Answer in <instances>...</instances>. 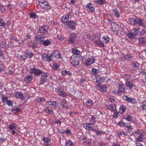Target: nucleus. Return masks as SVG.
Returning a JSON list of instances; mask_svg holds the SVG:
<instances>
[{"label": "nucleus", "mask_w": 146, "mask_h": 146, "mask_svg": "<svg viewBox=\"0 0 146 146\" xmlns=\"http://www.w3.org/2000/svg\"><path fill=\"white\" fill-rule=\"evenodd\" d=\"M134 133L139 134V136L136 139V142H140L142 141L143 140V136L145 134V132L142 130L137 129L134 131Z\"/></svg>", "instance_id": "1"}, {"label": "nucleus", "mask_w": 146, "mask_h": 146, "mask_svg": "<svg viewBox=\"0 0 146 146\" xmlns=\"http://www.w3.org/2000/svg\"><path fill=\"white\" fill-rule=\"evenodd\" d=\"M38 5H39L42 8L46 10L50 9L51 7L49 3L47 1H40L39 2Z\"/></svg>", "instance_id": "2"}, {"label": "nucleus", "mask_w": 146, "mask_h": 146, "mask_svg": "<svg viewBox=\"0 0 146 146\" xmlns=\"http://www.w3.org/2000/svg\"><path fill=\"white\" fill-rule=\"evenodd\" d=\"M48 30V27L47 26H42L39 28L38 34H40V35H45L47 33Z\"/></svg>", "instance_id": "3"}, {"label": "nucleus", "mask_w": 146, "mask_h": 146, "mask_svg": "<svg viewBox=\"0 0 146 146\" xmlns=\"http://www.w3.org/2000/svg\"><path fill=\"white\" fill-rule=\"evenodd\" d=\"M116 86L119 88L118 93L121 94L125 91V87H124V84L121 82H119L117 84Z\"/></svg>", "instance_id": "4"}, {"label": "nucleus", "mask_w": 146, "mask_h": 146, "mask_svg": "<svg viewBox=\"0 0 146 146\" xmlns=\"http://www.w3.org/2000/svg\"><path fill=\"white\" fill-rule=\"evenodd\" d=\"M76 25L75 22H74L72 21H66L65 22H64L65 26L67 27H70L72 30L75 29Z\"/></svg>", "instance_id": "5"}, {"label": "nucleus", "mask_w": 146, "mask_h": 146, "mask_svg": "<svg viewBox=\"0 0 146 146\" xmlns=\"http://www.w3.org/2000/svg\"><path fill=\"white\" fill-rule=\"evenodd\" d=\"M30 73L31 74H34L36 76H39L43 73V72L40 69H38L34 67L30 69Z\"/></svg>", "instance_id": "6"}, {"label": "nucleus", "mask_w": 146, "mask_h": 146, "mask_svg": "<svg viewBox=\"0 0 146 146\" xmlns=\"http://www.w3.org/2000/svg\"><path fill=\"white\" fill-rule=\"evenodd\" d=\"M80 62V59L79 57H77L74 59H71L70 60V62L72 65L76 67L78 66Z\"/></svg>", "instance_id": "7"}, {"label": "nucleus", "mask_w": 146, "mask_h": 146, "mask_svg": "<svg viewBox=\"0 0 146 146\" xmlns=\"http://www.w3.org/2000/svg\"><path fill=\"white\" fill-rule=\"evenodd\" d=\"M91 123H85L84 124V126L85 127V125L86 126V128H92V125L94 124L95 123V117L94 116H92L90 119Z\"/></svg>", "instance_id": "8"}, {"label": "nucleus", "mask_w": 146, "mask_h": 146, "mask_svg": "<svg viewBox=\"0 0 146 146\" xmlns=\"http://www.w3.org/2000/svg\"><path fill=\"white\" fill-rule=\"evenodd\" d=\"M123 98L125 100L133 104H135L136 103V101L135 98H131L127 96H123Z\"/></svg>", "instance_id": "9"}, {"label": "nucleus", "mask_w": 146, "mask_h": 146, "mask_svg": "<svg viewBox=\"0 0 146 146\" xmlns=\"http://www.w3.org/2000/svg\"><path fill=\"white\" fill-rule=\"evenodd\" d=\"M112 31L115 33H117L119 30V27L118 25L115 23H112L111 24Z\"/></svg>", "instance_id": "10"}, {"label": "nucleus", "mask_w": 146, "mask_h": 146, "mask_svg": "<svg viewBox=\"0 0 146 146\" xmlns=\"http://www.w3.org/2000/svg\"><path fill=\"white\" fill-rule=\"evenodd\" d=\"M95 60L94 58L92 56H90L88 59L86 60L85 64L87 66H88L94 62Z\"/></svg>", "instance_id": "11"}, {"label": "nucleus", "mask_w": 146, "mask_h": 146, "mask_svg": "<svg viewBox=\"0 0 146 146\" xmlns=\"http://www.w3.org/2000/svg\"><path fill=\"white\" fill-rule=\"evenodd\" d=\"M48 76L47 73H44L41 76V78L40 81V83L41 84H42L46 81L47 79L46 78Z\"/></svg>", "instance_id": "12"}, {"label": "nucleus", "mask_w": 146, "mask_h": 146, "mask_svg": "<svg viewBox=\"0 0 146 146\" xmlns=\"http://www.w3.org/2000/svg\"><path fill=\"white\" fill-rule=\"evenodd\" d=\"M60 55L59 51L56 50L52 54L51 56L55 59H57L60 58Z\"/></svg>", "instance_id": "13"}, {"label": "nucleus", "mask_w": 146, "mask_h": 146, "mask_svg": "<svg viewBox=\"0 0 146 146\" xmlns=\"http://www.w3.org/2000/svg\"><path fill=\"white\" fill-rule=\"evenodd\" d=\"M76 38V35L74 33L70 34V36L68 40V42L70 43H73L74 42V39Z\"/></svg>", "instance_id": "14"}, {"label": "nucleus", "mask_w": 146, "mask_h": 146, "mask_svg": "<svg viewBox=\"0 0 146 146\" xmlns=\"http://www.w3.org/2000/svg\"><path fill=\"white\" fill-rule=\"evenodd\" d=\"M43 141H44V146H49L51 143L50 142L51 141V139L48 137H43Z\"/></svg>", "instance_id": "15"}, {"label": "nucleus", "mask_w": 146, "mask_h": 146, "mask_svg": "<svg viewBox=\"0 0 146 146\" xmlns=\"http://www.w3.org/2000/svg\"><path fill=\"white\" fill-rule=\"evenodd\" d=\"M136 25H138L140 26H144L146 25L144 24L143 21L140 18H136Z\"/></svg>", "instance_id": "16"}, {"label": "nucleus", "mask_w": 146, "mask_h": 146, "mask_svg": "<svg viewBox=\"0 0 146 146\" xmlns=\"http://www.w3.org/2000/svg\"><path fill=\"white\" fill-rule=\"evenodd\" d=\"M45 38V37L43 36H37L36 38V42L39 44H42V42L44 40H43Z\"/></svg>", "instance_id": "17"}, {"label": "nucleus", "mask_w": 146, "mask_h": 146, "mask_svg": "<svg viewBox=\"0 0 146 146\" xmlns=\"http://www.w3.org/2000/svg\"><path fill=\"white\" fill-rule=\"evenodd\" d=\"M33 78V76L29 75L25 77L24 79V81L27 83H29L31 82Z\"/></svg>", "instance_id": "18"}, {"label": "nucleus", "mask_w": 146, "mask_h": 146, "mask_svg": "<svg viewBox=\"0 0 146 146\" xmlns=\"http://www.w3.org/2000/svg\"><path fill=\"white\" fill-rule=\"evenodd\" d=\"M86 7L87 8H88L92 13H93L94 11L95 8H94V5L93 4L90 3L87 5Z\"/></svg>", "instance_id": "19"}, {"label": "nucleus", "mask_w": 146, "mask_h": 146, "mask_svg": "<svg viewBox=\"0 0 146 146\" xmlns=\"http://www.w3.org/2000/svg\"><path fill=\"white\" fill-rule=\"evenodd\" d=\"M118 124L120 127H124L126 126L127 128H130V127H132V126L130 124H129V125H128L127 124V123H125L123 122V121H121L118 123Z\"/></svg>", "instance_id": "20"}, {"label": "nucleus", "mask_w": 146, "mask_h": 146, "mask_svg": "<svg viewBox=\"0 0 146 146\" xmlns=\"http://www.w3.org/2000/svg\"><path fill=\"white\" fill-rule=\"evenodd\" d=\"M125 85L130 89H132L133 87V83L132 82L126 80L125 82Z\"/></svg>", "instance_id": "21"}, {"label": "nucleus", "mask_w": 146, "mask_h": 146, "mask_svg": "<svg viewBox=\"0 0 146 146\" xmlns=\"http://www.w3.org/2000/svg\"><path fill=\"white\" fill-rule=\"evenodd\" d=\"M94 42L96 44L98 45L100 47H103L104 46V45L102 42L99 39L98 40H95Z\"/></svg>", "instance_id": "22"}, {"label": "nucleus", "mask_w": 146, "mask_h": 146, "mask_svg": "<svg viewBox=\"0 0 146 146\" xmlns=\"http://www.w3.org/2000/svg\"><path fill=\"white\" fill-rule=\"evenodd\" d=\"M138 40L139 42V44L142 45L145 44L146 38L145 37H140L138 38Z\"/></svg>", "instance_id": "23"}, {"label": "nucleus", "mask_w": 146, "mask_h": 146, "mask_svg": "<svg viewBox=\"0 0 146 146\" xmlns=\"http://www.w3.org/2000/svg\"><path fill=\"white\" fill-rule=\"evenodd\" d=\"M97 82L99 84H101L102 82H103L104 80V79L103 77L100 76H98L96 78Z\"/></svg>", "instance_id": "24"}, {"label": "nucleus", "mask_w": 146, "mask_h": 146, "mask_svg": "<svg viewBox=\"0 0 146 146\" xmlns=\"http://www.w3.org/2000/svg\"><path fill=\"white\" fill-rule=\"evenodd\" d=\"M15 96L17 98H20L22 100L24 99L23 94L21 92H17L15 95Z\"/></svg>", "instance_id": "25"}, {"label": "nucleus", "mask_w": 146, "mask_h": 146, "mask_svg": "<svg viewBox=\"0 0 146 146\" xmlns=\"http://www.w3.org/2000/svg\"><path fill=\"white\" fill-rule=\"evenodd\" d=\"M46 104H47L51 106H56V102L55 101H52L50 100L46 102Z\"/></svg>", "instance_id": "26"}, {"label": "nucleus", "mask_w": 146, "mask_h": 146, "mask_svg": "<svg viewBox=\"0 0 146 146\" xmlns=\"http://www.w3.org/2000/svg\"><path fill=\"white\" fill-rule=\"evenodd\" d=\"M51 44V41L49 40H43L42 42V44L44 46H47L50 45Z\"/></svg>", "instance_id": "27"}, {"label": "nucleus", "mask_w": 146, "mask_h": 146, "mask_svg": "<svg viewBox=\"0 0 146 146\" xmlns=\"http://www.w3.org/2000/svg\"><path fill=\"white\" fill-rule=\"evenodd\" d=\"M136 18H131L130 19L129 22L130 23L133 25H136Z\"/></svg>", "instance_id": "28"}, {"label": "nucleus", "mask_w": 146, "mask_h": 146, "mask_svg": "<svg viewBox=\"0 0 146 146\" xmlns=\"http://www.w3.org/2000/svg\"><path fill=\"white\" fill-rule=\"evenodd\" d=\"M72 53L75 55H78L80 54V51L76 47L72 49Z\"/></svg>", "instance_id": "29"}, {"label": "nucleus", "mask_w": 146, "mask_h": 146, "mask_svg": "<svg viewBox=\"0 0 146 146\" xmlns=\"http://www.w3.org/2000/svg\"><path fill=\"white\" fill-rule=\"evenodd\" d=\"M124 57L125 59L129 61L131 60L133 58V57L130 54H126L124 56Z\"/></svg>", "instance_id": "30"}, {"label": "nucleus", "mask_w": 146, "mask_h": 146, "mask_svg": "<svg viewBox=\"0 0 146 146\" xmlns=\"http://www.w3.org/2000/svg\"><path fill=\"white\" fill-rule=\"evenodd\" d=\"M106 87L104 85L100 86V90L102 92H105L106 90Z\"/></svg>", "instance_id": "31"}, {"label": "nucleus", "mask_w": 146, "mask_h": 146, "mask_svg": "<svg viewBox=\"0 0 146 146\" xmlns=\"http://www.w3.org/2000/svg\"><path fill=\"white\" fill-rule=\"evenodd\" d=\"M143 28L144 29H142V31L140 32L139 35L140 36L143 35L144 34H145L146 33V26H145V27L144 26L143 27Z\"/></svg>", "instance_id": "32"}, {"label": "nucleus", "mask_w": 146, "mask_h": 146, "mask_svg": "<svg viewBox=\"0 0 146 146\" xmlns=\"http://www.w3.org/2000/svg\"><path fill=\"white\" fill-rule=\"evenodd\" d=\"M120 111L121 113H122L125 112L126 109V107L123 105H121L120 107Z\"/></svg>", "instance_id": "33"}, {"label": "nucleus", "mask_w": 146, "mask_h": 146, "mask_svg": "<svg viewBox=\"0 0 146 146\" xmlns=\"http://www.w3.org/2000/svg\"><path fill=\"white\" fill-rule=\"evenodd\" d=\"M58 93L60 96H63L64 95V92L63 89L62 88H59L57 92Z\"/></svg>", "instance_id": "34"}, {"label": "nucleus", "mask_w": 146, "mask_h": 146, "mask_svg": "<svg viewBox=\"0 0 146 146\" xmlns=\"http://www.w3.org/2000/svg\"><path fill=\"white\" fill-rule=\"evenodd\" d=\"M113 13L114 14L115 16L117 17H119V14L117 11V10L116 9H114L113 10Z\"/></svg>", "instance_id": "35"}, {"label": "nucleus", "mask_w": 146, "mask_h": 146, "mask_svg": "<svg viewBox=\"0 0 146 146\" xmlns=\"http://www.w3.org/2000/svg\"><path fill=\"white\" fill-rule=\"evenodd\" d=\"M128 37L130 39H133L135 37L133 33L132 32H129L127 35Z\"/></svg>", "instance_id": "36"}, {"label": "nucleus", "mask_w": 146, "mask_h": 146, "mask_svg": "<svg viewBox=\"0 0 146 146\" xmlns=\"http://www.w3.org/2000/svg\"><path fill=\"white\" fill-rule=\"evenodd\" d=\"M71 73V71L69 69L64 70V76L66 75L69 76H70Z\"/></svg>", "instance_id": "37"}, {"label": "nucleus", "mask_w": 146, "mask_h": 146, "mask_svg": "<svg viewBox=\"0 0 146 146\" xmlns=\"http://www.w3.org/2000/svg\"><path fill=\"white\" fill-rule=\"evenodd\" d=\"M34 54L31 51L27 52L25 53V55L29 56L30 58H32Z\"/></svg>", "instance_id": "38"}, {"label": "nucleus", "mask_w": 146, "mask_h": 146, "mask_svg": "<svg viewBox=\"0 0 146 146\" xmlns=\"http://www.w3.org/2000/svg\"><path fill=\"white\" fill-rule=\"evenodd\" d=\"M65 146H73V143L70 140H68L66 143Z\"/></svg>", "instance_id": "39"}, {"label": "nucleus", "mask_w": 146, "mask_h": 146, "mask_svg": "<svg viewBox=\"0 0 146 146\" xmlns=\"http://www.w3.org/2000/svg\"><path fill=\"white\" fill-rule=\"evenodd\" d=\"M102 39L106 43H107L109 41V38L107 36H104L102 38Z\"/></svg>", "instance_id": "40"}, {"label": "nucleus", "mask_w": 146, "mask_h": 146, "mask_svg": "<svg viewBox=\"0 0 146 146\" xmlns=\"http://www.w3.org/2000/svg\"><path fill=\"white\" fill-rule=\"evenodd\" d=\"M132 66L133 67L136 69L139 68V64L137 62L134 63L132 64Z\"/></svg>", "instance_id": "41"}, {"label": "nucleus", "mask_w": 146, "mask_h": 146, "mask_svg": "<svg viewBox=\"0 0 146 146\" xmlns=\"http://www.w3.org/2000/svg\"><path fill=\"white\" fill-rule=\"evenodd\" d=\"M106 132L105 131H101L100 130H97L96 131V134L98 135L100 134H105Z\"/></svg>", "instance_id": "42"}, {"label": "nucleus", "mask_w": 146, "mask_h": 146, "mask_svg": "<svg viewBox=\"0 0 146 146\" xmlns=\"http://www.w3.org/2000/svg\"><path fill=\"white\" fill-rule=\"evenodd\" d=\"M93 102V101L92 100H88L86 102V104L88 106H91Z\"/></svg>", "instance_id": "43"}, {"label": "nucleus", "mask_w": 146, "mask_h": 146, "mask_svg": "<svg viewBox=\"0 0 146 146\" xmlns=\"http://www.w3.org/2000/svg\"><path fill=\"white\" fill-rule=\"evenodd\" d=\"M45 98H37V99L35 100L36 102H38V103H40L43 101H45Z\"/></svg>", "instance_id": "44"}, {"label": "nucleus", "mask_w": 146, "mask_h": 146, "mask_svg": "<svg viewBox=\"0 0 146 146\" xmlns=\"http://www.w3.org/2000/svg\"><path fill=\"white\" fill-rule=\"evenodd\" d=\"M133 29L134 31V32L133 33L134 36H136L139 32V29H137V28H134Z\"/></svg>", "instance_id": "45"}, {"label": "nucleus", "mask_w": 146, "mask_h": 146, "mask_svg": "<svg viewBox=\"0 0 146 146\" xmlns=\"http://www.w3.org/2000/svg\"><path fill=\"white\" fill-rule=\"evenodd\" d=\"M125 118L129 121H131L132 119V117L130 115H128L125 117Z\"/></svg>", "instance_id": "46"}, {"label": "nucleus", "mask_w": 146, "mask_h": 146, "mask_svg": "<svg viewBox=\"0 0 146 146\" xmlns=\"http://www.w3.org/2000/svg\"><path fill=\"white\" fill-rule=\"evenodd\" d=\"M20 111V109L17 107H14L11 110V111H15V112H17Z\"/></svg>", "instance_id": "47"}, {"label": "nucleus", "mask_w": 146, "mask_h": 146, "mask_svg": "<svg viewBox=\"0 0 146 146\" xmlns=\"http://www.w3.org/2000/svg\"><path fill=\"white\" fill-rule=\"evenodd\" d=\"M37 15L34 13H30V17L31 18H35L37 17Z\"/></svg>", "instance_id": "48"}, {"label": "nucleus", "mask_w": 146, "mask_h": 146, "mask_svg": "<svg viewBox=\"0 0 146 146\" xmlns=\"http://www.w3.org/2000/svg\"><path fill=\"white\" fill-rule=\"evenodd\" d=\"M10 39L15 41H17L16 36L14 35H13L10 36Z\"/></svg>", "instance_id": "49"}, {"label": "nucleus", "mask_w": 146, "mask_h": 146, "mask_svg": "<svg viewBox=\"0 0 146 146\" xmlns=\"http://www.w3.org/2000/svg\"><path fill=\"white\" fill-rule=\"evenodd\" d=\"M48 56V54H44L42 55V60L44 61H46Z\"/></svg>", "instance_id": "50"}, {"label": "nucleus", "mask_w": 146, "mask_h": 146, "mask_svg": "<svg viewBox=\"0 0 146 146\" xmlns=\"http://www.w3.org/2000/svg\"><path fill=\"white\" fill-rule=\"evenodd\" d=\"M4 69V66L2 62H0V72H2Z\"/></svg>", "instance_id": "51"}, {"label": "nucleus", "mask_w": 146, "mask_h": 146, "mask_svg": "<svg viewBox=\"0 0 146 146\" xmlns=\"http://www.w3.org/2000/svg\"><path fill=\"white\" fill-rule=\"evenodd\" d=\"M58 67H59L58 66V65L57 63H55L54 64H53V66H52L53 68L54 69L56 70H57L58 68Z\"/></svg>", "instance_id": "52"}, {"label": "nucleus", "mask_w": 146, "mask_h": 146, "mask_svg": "<svg viewBox=\"0 0 146 146\" xmlns=\"http://www.w3.org/2000/svg\"><path fill=\"white\" fill-rule=\"evenodd\" d=\"M105 1V0H97V3L99 4L102 5L104 3Z\"/></svg>", "instance_id": "53"}, {"label": "nucleus", "mask_w": 146, "mask_h": 146, "mask_svg": "<svg viewBox=\"0 0 146 146\" xmlns=\"http://www.w3.org/2000/svg\"><path fill=\"white\" fill-rule=\"evenodd\" d=\"M5 25V23L4 21L2 19L0 18V26H3Z\"/></svg>", "instance_id": "54"}, {"label": "nucleus", "mask_w": 146, "mask_h": 146, "mask_svg": "<svg viewBox=\"0 0 146 146\" xmlns=\"http://www.w3.org/2000/svg\"><path fill=\"white\" fill-rule=\"evenodd\" d=\"M9 127V128H16L18 126H17V125L15 123H13L10 125Z\"/></svg>", "instance_id": "55"}, {"label": "nucleus", "mask_w": 146, "mask_h": 146, "mask_svg": "<svg viewBox=\"0 0 146 146\" xmlns=\"http://www.w3.org/2000/svg\"><path fill=\"white\" fill-rule=\"evenodd\" d=\"M6 103L8 106H12L13 104L11 101L10 100H7V101Z\"/></svg>", "instance_id": "56"}, {"label": "nucleus", "mask_w": 146, "mask_h": 146, "mask_svg": "<svg viewBox=\"0 0 146 146\" xmlns=\"http://www.w3.org/2000/svg\"><path fill=\"white\" fill-rule=\"evenodd\" d=\"M118 112L117 111L115 112L113 115V117L115 119L117 118V117L118 115Z\"/></svg>", "instance_id": "57"}, {"label": "nucleus", "mask_w": 146, "mask_h": 146, "mask_svg": "<svg viewBox=\"0 0 146 146\" xmlns=\"http://www.w3.org/2000/svg\"><path fill=\"white\" fill-rule=\"evenodd\" d=\"M58 38V39L60 40H62L64 36L63 35H58L57 36Z\"/></svg>", "instance_id": "58"}, {"label": "nucleus", "mask_w": 146, "mask_h": 146, "mask_svg": "<svg viewBox=\"0 0 146 146\" xmlns=\"http://www.w3.org/2000/svg\"><path fill=\"white\" fill-rule=\"evenodd\" d=\"M109 101L111 102H113L115 101L114 97L113 96H111L109 99Z\"/></svg>", "instance_id": "59"}, {"label": "nucleus", "mask_w": 146, "mask_h": 146, "mask_svg": "<svg viewBox=\"0 0 146 146\" xmlns=\"http://www.w3.org/2000/svg\"><path fill=\"white\" fill-rule=\"evenodd\" d=\"M0 11L2 12H3L5 11V8L3 7V5H0Z\"/></svg>", "instance_id": "60"}, {"label": "nucleus", "mask_w": 146, "mask_h": 146, "mask_svg": "<svg viewBox=\"0 0 146 146\" xmlns=\"http://www.w3.org/2000/svg\"><path fill=\"white\" fill-rule=\"evenodd\" d=\"M66 133L68 135H71V131L68 129H66Z\"/></svg>", "instance_id": "61"}, {"label": "nucleus", "mask_w": 146, "mask_h": 146, "mask_svg": "<svg viewBox=\"0 0 146 146\" xmlns=\"http://www.w3.org/2000/svg\"><path fill=\"white\" fill-rule=\"evenodd\" d=\"M58 131L60 133L63 134L64 133V131L62 128H58Z\"/></svg>", "instance_id": "62"}, {"label": "nucleus", "mask_w": 146, "mask_h": 146, "mask_svg": "<svg viewBox=\"0 0 146 146\" xmlns=\"http://www.w3.org/2000/svg\"><path fill=\"white\" fill-rule=\"evenodd\" d=\"M32 48L33 49L36 48L37 47V46L35 42H33L31 45Z\"/></svg>", "instance_id": "63"}, {"label": "nucleus", "mask_w": 146, "mask_h": 146, "mask_svg": "<svg viewBox=\"0 0 146 146\" xmlns=\"http://www.w3.org/2000/svg\"><path fill=\"white\" fill-rule=\"evenodd\" d=\"M5 43H6L5 42H2L0 43V46H1V47H3L5 46Z\"/></svg>", "instance_id": "64"}]
</instances>
